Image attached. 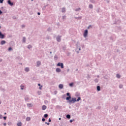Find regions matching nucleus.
Returning <instances> with one entry per match:
<instances>
[{
	"mask_svg": "<svg viewBox=\"0 0 126 126\" xmlns=\"http://www.w3.org/2000/svg\"><path fill=\"white\" fill-rule=\"evenodd\" d=\"M81 48H79V51H81Z\"/></svg>",
	"mask_w": 126,
	"mask_h": 126,
	"instance_id": "obj_61",
	"label": "nucleus"
},
{
	"mask_svg": "<svg viewBox=\"0 0 126 126\" xmlns=\"http://www.w3.org/2000/svg\"><path fill=\"white\" fill-rule=\"evenodd\" d=\"M3 118L4 120H6V116L3 117Z\"/></svg>",
	"mask_w": 126,
	"mask_h": 126,
	"instance_id": "obj_49",
	"label": "nucleus"
},
{
	"mask_svg": "<svg viewBox=\"0 0 126 126\" xmlns=\"http://www.w3.org/2000/svg\"><path fill=\"white\" fill-rule=\"evenodd\" d=\"M75 19H82V16H80V17H75Z\"/></svg>",
	"mask_w": 126,
	"mask_h": 126,
	"instance_id": "obj_22",
	"label": "nucleus"
},
{
	"mask_svg": "<svg viewBox=\"0 0 126 126\" xmlns=\"http://www.w3.org/2000/svg\"><path fill=\"white\" fill-rule=\"evenodd\" d=\"M62 18L63 19H65V16H63Z\"/></svg>",
	"mask_w": 126,
	"mask_h": 126,
	"instance_id": "obj_42",
	"label": "nucleus"
},
{
	"mask_svg": "<svg viewBox=\"0 0 126 126\" xmlns=\"http://www.w3.org/2000/svg\"><path fill=\"white\" fill-rule=\"evenodd\" d=\"M27 107H29V108H31V107H32V104L27 103Z\"/></svg>",
	"mask_w": 126,
	"mask_h": 126,
	"instance_id": "obj_16",
	"label": "nucleus"
},
{
	"mask_svg": "<svg viewBox=\"0 0 126 126\" xmlns=\"http://www.w3.org/2000/svg\"><path fill=\"white\" fill-rule=\"evenodd\" d=\"M57 66H60L62 68H63L64 66H63V63H58L57 64Z\"/></svg>",
	"mask_w": 126,
	"mask_h": 126,
	"instance_id": "obj_3",
	"label": "nucleus"
},
{
	"mask_svg": "<svg viewBox=\"0 0 126 126\" xmlns=\"http://www.w3.org/2000/svg\"><path fill=\"white\" fill-rule=\"evenodd\" d=\"M5 35L0 31V39H4Z\"/></svg>",
	"mask_w": 126,
	"mask_h": 126,
	"instance_id": "obj_6",
	"label": "nucleus"
},
{
	"mask_svg": "<svg viewBox=\"0 0 126 126\" xmlns=\"http://www.w3.org/2000/svg\"><path fill=\"white\" fill-rule=\"evenodd\" d=\"M22 28H25V26L24 25H22Z\"/></svg>",
	"mask_w": 126,
	"mask_h": 126,
	"instance_id": "obj_48",
	"label": "nucleus"
},
{
	"mask_svg": "<svg viewBox=\"0 0 126 126\" xmlns=\"http://www.w3.org/2000/svg\"><path fill=\"white\" fill-rule=\"evenodd\" d=\"M0 14H2V11H1V10H0Z\"/></svg>",
	"mask_w": 126,
	"mask_h": 126,
	"instance_id": "obj_50",
	"label": "nucleus"
},
{
	"mask_svg": "<svg viewBox=\"0 0 126 126\" xmlns=\"http://www.w3.org/2000/svg\"><path fill=\"white\" fill-rule=\"evenodd\" d=\"M123 85H119V88H120V89L123 88Z\"/></svg>",
	"mask_w": 126,
	"mask_h": 126,
	"instance_id": "obj_37",
	"label": "nucleus"
},
{
	"mask_svg": "<svg viewBox=\"0 0 126 126\" xmlns=\"http://www.w3.org/2000/svg\"><path fill=\"white\" fill-rule=\"evenodd\" d=\"M57 42H61L62 41V36L58 35L56 37Z\"/></svg>",
	"mask_w": 126,
	"mask_h": 126,
	"instance_id": "obj_5",
	"label": "nucleus"
},
{
	"mask_svg": "<svg viewBox=\"0 0 126 126\" xmlns=\"http://www.w3.org/2000/svg\"><path fill=\"white\" fill-rule=\"evenodd\" d=\"M78 70V69L77 68L76 70H75V71H77Z\"/></svg>",
	"mask_w": 126,
	"mask_h": 126,
	"instance_id": "obj_62",
	"label": "nucleus"
},
{
	"mask_svg": "<svg viewBox=\"0 0 126 126\" xmlns=\"http://www.w3.org/2000/svg\"><path fill=\"white\" fill-rule=\"evenodd\" d=\"M74 121V119L73 120H70L69 122L70 123H72V122Z\"/></svg>",
	"mask_w": 126,
	"mask_h": 126,
	"instance_id": "obj_40",
	"label": "nucleus"
},
{
	"mask_svg": "<svg viewBox=\"0 0 126 126\" xmlns=\"http://www.w3.org/2000/svg\"><path fill=\"white\" fill-rule=\"evenodd\" d=\"M69 72V69H67V72Z\"/></svg>",
	"mask_w": 126,
	"mask_h": 126,
	"instance_id": "obj_53",
	"label": "nucleus"
},
{
	"mask_svg": "<svg viewBox=\"0 0 126 126\" xmlns=\"http://www.w3.org/2000/svg\"><path fill=\"white\" fill-rule=\"evenodd\" d=\"M70 117H71L70 115H69V114H67L66 116V119H68V120H69V119H70Z\"/></svg>",
	"mask_w": 126,
	"mask_h": 126,
	"instance_id": "obj_18",
	"label": "nucleus"
},
{
	"mask_svg": "<svg viewBox=\"0 0 126 126\" xmlns=\"http://www.w3.org/2000/svg\"><path fill=\"white\" fill-rule=\"evenodd\" d=\"M3 126H6V123H3Z\"/></svg>",
	"mask_w": 126,
	"mask_h": 126,
	"instance_id": "obj_52",
	"label": "nucleus"
},
{
	"mask_svg": "<svg viewBox=\"0 0 126 126\" xmlns=\"http://www.w3.org/2000/svg\"><path fill=\"white\" fill-rule=\"evenodd\" d=\"M89 8H91V9L93 8V5H92V4H90L89 6Z\"/></svg>",
	"mask_w": 126,
	"mask_h": 126,
	"instance_id": "obj_25",
	"label": "nucleus"
},
{
	"mask_svg": "<svg viewBox=\"0 0 126 126\" xmlns=\"http://www.w3.org/2000/svg\"><path fill=\"white\" fill-rule=\"evenodd\" d=\"M48 114H44V118H48Z\"/></svg>",
	"mask_w": 126,
	"mask_h": 126,
	"instance_id": "obj_34",
	"label": "nucleus"
},
{
	"mask_svg": "<svg viewBox=\"0 0 126 126\" xmlns=\"http://www.w3.org/2000/svg\"><path fill=\"white\" fill-rule=\"evenodd\" d=\"M66 95L68 96V97H69V96H71L70 94L69 93H66Z\"/></svg>",
	"mask_w": 126,
	"mask_h": 126,
	"instance_id": "obj_35",
	"label": "nucleus"
},
{
	"mask_svg": "<svg viewBox=\"0 0 126 126\" xmlns=\"http://www.w3.org/2000/svg\"><path fill=\"white\" fill-rule=\"evenodd\" d=\"M59 121H61V120H62V118H59Z\"/></svg>",
	"mask_w": 126,
	"mask_h": 126,
	"instance_id": "obj_60",
	"label": "nucleus"
},
{
	"mask_svg": "<svg viewBox=\"0 0 126 126\" xmlns=\"http://www.w3.org/2000/svg\"><path fill=\"white\" fill-rule=\"evenodd\" d=\"M7 3H8V4H9V5H10V6H12V5H13V2H11V0H7Z\"/></svg>",
	"mask_w": 126,
	"mask_h": 126,
	"instance_id": "obj_7",
	"label": "nucleus"
},
{
	"mask_svg": "<svg viewBox=\"0 0 126 126\" xmlns=\"http://www.w3.org/2000/svg\"><path fill=\"white\" fill-rule=\"evenodd\" d=\"M52 51H51V52H50V54H52Z\"/></svg>",
	"mask_w": 126,
	"mask_h": 126,
	"instance_id": "obj_64",
	"label": "nucleus"
},
{
	"mask_svg": "<svg viewBox=\"0 0 126 126\" xmlns=\"http://www.w3.org/2000/svg\"><path fill=\"white\" fill-rule=\"evenodd\" d=\"M84 38H86L87 37V35H88V30H86L85 31H84Z\"/></svg>",
	"mask_w": 126,
	"mask_h": 126,
	"instance_id": "obj_4",
	"label": "nucleus"
},
{
	"mask_svg": "<svg viewBox=\"0 0 126 126\" xmlns=\"http://www.w3.org/2000/svg\"><path fill=\"white\" fill-rule=\"evenodd\" d=\"M54 59H56V60H57L58 59V56H57V55H55L54 56Z\"/></svg>",
	"mask_w": 126,
	"mask_h": 126,
	"instance_id": "obj_38",
	"label": "nucleus"
},
{
	"mask_svg": "<svg viewBox=\"0 0 126 126\" xmlns=\"http://www.w3.org/2000/svg\"><path fill=\"white\" fill-rule=\"evenodd\" d=\"M10 124H11V123H9H9H8V126H10Z\"/></svg>",
	"mask_w": 126,
	"mask_h": 126,
	"instance_id": "obj_55",
	"label": "nucleus"
},
{
	"mask_svg": "<svg viewBox=\"0 0 126 126\" xmlns=\"http://www.w3.org/2000/svg\"><path fill=\"white\" fill-rule=\"evenodd\" d=\"M26 37H23V43H26Z\"/></svg>",
	"mask_w": 126,
	"mask_h": 126,
	"instance_id": "obj_17",
	"label": "nucleus"
},
{
	"mask_svg": "<svg viewBox=\"0 0 126 126\" xmlns=\"http://www.w3.org/2000/svg\"><path fill=\"white\" fill-rule=\"evenodd\" d=\"M21 90H23L24 89V87L23 86H21Z\"/></svg>",
	"mask_w": 126,
	"mask_h": 126,
	"instance_id": "obj_36",
	"label": "nucleus"
},
{
	"mask_svg": "<svg viewBox=\"0 0 126 126\" xmlns=\"http://www.w3.org/2000/svg\"><path fill=\"white\" fill-rule=\"evenodd\" d=\"M56 107H57V108H60L61 107V106H60V105H57V106H56Z\"/></svg>",
	"mask_w": 126,
	"mask_h": 126,
	"instance_id": "obj_44",
	"label": "nucleus"
},
{
	"mask_svg": "<svg viewBox=\"0 0 126 126\" xmlns=\"http://www.w3.org/2000/svg\"><path fill=\"white\" fill-rule=\"evenodd\" d=\"M119 108L118 106H116L114 107V109L115 110V111H117V110H118V108Z\"/></svg>",
	"mask_w": 126,
	"mask_h": 126,
	"instance_id": "obj_33",
	"label": "nucleus"
},
{
	"mask_svg": "<svg viewBox=\"0 0 126 126\" xmlns=\"http://www.w3.org/2000/svg\"><path fill=\"white\" fill-rule=\"evenodd\" d=\"M36 63H37V65H36V66H40V65H41V62L40 61H37L36 62Z\"/></svg>",
	"mask_w": 126,
	"mask_h": 126,
	"instance_id": "obj_12",
	"label": "nucleus"
},
{
	"mask_svg": "<svg viewBox=\"0 0 126 126\" xmlns=\"http://www.w3.org/2000/svg\"><path fill=\"white\" fill-rule=\"evenodd\" d=\"M29 99H30V98H29V96H26L25 97V100L26 101V102H29Z\"/></svg>",
	"mask_w": 126,
	"mask_h": 126,
	"instance_id": "obj_9",
	"label": "nucleus"
},
{
	"mask_svg": "<svg viewBox=\"0 0 126 126\" xmlns=\"http://www.w3.org/2000/svg\"><path fill=\"white\" fill-rule=\"evenodd\" d=\"M48 122H49V123H51V122H52V120H51V118L49 119Z\"/></svg>",
	"mask_w": 126,
	"mask_h": 126,
	"instance_id": "obj_43",
	"label": "nucleus"
},
{
	"mask_svg": "<svg viewBox=\"0 0 126 126\" xmlns=\"http://www.w3.org/2000/svg\"><path fill=\"white\" fill-rule=\"evenodd\" d=\"M0 119H2V115L1 114H0Z\"/></svg>",
	"mask_w": 126,
	"mask_h": 126,
	"instance_id": "obj_47",
	"label": "nucleus"
},
{
	"mask_svg": "<svg viewBox=\"0 0 126 126\" xmlns=\"http://www.w3.org/2000/svg\"><path fill=\"white\" fill-rule=\"evenodd\" d=\"M116 77L117 78H121V75H120V74H116Z\"/></svg>",
	"mask_w": 126,
	"mask_h": 126,
	"instance_id": "obj_20",
	"label": "nucleus"
},
{
	"mask_svg": "<svg viewBox=\"0 0 126 126\" xmlns=\"http://www.w3.org/2000/svg\"><path fill=\"white\" fill-rule=\"evenodd\" d=\"M17 126H22V123L21 122H19L17 124Z\"/></svg>",
	"mask_w": 126,
	"mask_h": 126,
	"instance_id": "obj_13",
	"label": "nucleus"
},
{
	"mask_svg": "<svg viewBox=\"0 0 126 126\" xmlns=\"http://www.w3.org/2000/svg\"><path fill=\"white\" fill-rule=\"evenodd\" d=\"M62 11V12H63V13L65 12V8H63Z\"/></svg>",
	"mask_w": 126,
	"mask_h": 126,
	"instance_id": "obj_28",
	"label": "nucleus"
},
{
	"mask_svg": "<svg viewBox=\"0 0 126 126\" xmlns=\"http://www.w3.org/2000/svg\"><path fill=\"white\" fill-rule=\"evenodd\" d=\"M46 109H47V106H46V105H43V106H42V110L43 111H45V110H46Z\"/></svg>",
	"mask_w": 126,
	"mask_h": 126,
	"instance_id": "obj_11",
	"label": "nucleus"
},
{
	"mask_svg": "<svg viewBox=\"0 0 126 126\" xmlns=\"http://www.w3.org/2000/svg\"><path fill=\"white\" fill-rule=\"evenodd\" d=\"M94 82H95V83H98V82H99V79H94Z\"/></svg>",
	"mask_w": 126,
	"mask_h": 126,
	"instance_id": "obj_23",
	"label": "nucleus"
},
{
	"mask_svg": "<svg viewBox=\"0 0 126 126\" xmlns=\"http://www.w3.org/2000/svg\"><path fill=\"white\" fill-rule=\"evenodd\" d=\"M96 77H97V78H99V77H100V76L97 75V76H96Z\"/></svg>",
	"mask_w": 126,
	"mask_h": 126,
	"instance_id": "obj_57",
	"label": "nucleus"
},
{
	"mask_svg": "<svg viewBox=\"0 0 126 126\" xmlns=\"http://www.w3.org/2000/svg\"><path fill=\"white\" fill-rule=\"evenodd\" d=\"M75 11H80V10H81V8H78L75 9Z\"/></svg>",
	"mask_w": 126,
	"mask_h": 126,
	"instance_id": "obj_21",
	"label": "nucleus"
},
{
	"mask_svg": "<svg viewBox=\"0 0 126 126\" xmlns=\"http://www.w3.org/2000/svg\"><path fill=\"white\" fill-rule=\"evenodd\" d=\"M45 121H46V119H45V118H43L42 119V122H45Z\"/></svg>",
	"mask_w": 126,
	"mask_h": 126,
	"instance_id": "obj_41",
	"label": "nucleus"
},
{
	"mask_svg": "<svg viewBox=\"0 0 126 126\" xmlns=\"http://www.w3.org/2000/svg\"><path fill=\"white\" fill-rule=\"evenodd\" d=\"M8 51H9V52H10V51H12V48H11V47H9L8 49Z\"/></svg>",
	"mask_w": 126,
	"mask_h": 126,
	"instance_id": "obj_30",
	"label": "nucleus"
},
{
	"mask_svg": "<svg viewBox=\"0 0 126 126\" xmlns=\"http://www.w3.org/2000/svg\"><path fill=\"white\" fill-rule=\"evenodd\" d=\"M90 1L92 3H95V0H90Z\"/></svg>",
	"mask_w": 126,
	"mask_h": 126,
	"instance_id": "obj_32",
	"label": "nucleus"
},
{
	"mask_svg": "<svg viewBox=\"0 0 126 126\" xmlns=\"http://www.w3.org/2000/svg\"><path fill=\"white\" fill-rule=\"evenodd\" d=\"M56 72H58L59 73V72H61V71H62V70L60 68H57L56 69Z\"/></svg>",
	"mask_w": 126,
	"mask_h": 126,
	"instance_id": "obj_10",
	"label": "nucleus"
},
{
	"mask_svg": "<svg viewBox=\"0 0 126 126\" xmlns=\"http://www.w3.org/2000/svg\"><path fill=\"white\" fill-rule=\"evenodd\" d=\"M96 89L97 91H100L101 90V87H100V86H97L96 87Z\"/></svg>",
	"mask_w": 126,
	"mask_h": 126,
	"instance_id": "obj_15",
	"label": "nucleus"
},
{
	"mask_svg": "<svg viewBox=\"0 0 126 126\" xmlns=\"http://www.w3.org/2000/svg\"><path fill=\"white\" fill-rule=\"evenodd\" d=\"M77 54H79V51H77Z\"/></svg>",
	"mask_w": 126,
	"mask_h": 126,
	"instance_id": "obj_63",
	"label": "nucleus"
},
{
	"mask_svg": "<svg viewBox=\"0 0 126 126\" xmlns=\"http://www.w3.org/2000/svg\"><path fill=\"white\" fill-rule=\"evenodd\" d=\"M46 38L47 39V40H50V39H51V37H50V36L47 35Z\"/></svg>",
	"mask_w": 126,
	"mask_h": 126,
	"instance_id": "obj_29",
	"label": "nucleus"
},
{
	"mask_svg": "<svg viewBox=\"0 0 126 126\" xmlns=\"http://www.w3.org/2000/svg\"><path fill=\"white\" fill-rule=\"evenodd\" d=\"M37 14H38V15H41V13L38 12V13H37Z\"/></svg>",
	"mask_w": 126,
	"mask_h": 126,
	"instance_id": "obj_51",
	"label": "nucleus"
},
{
	"mask_svg": "<svg viewBox=\"0 0 126 126\" xmlns=\"http://www.w3.org/2000/svg\"><path fill=\"white\" fill-rule=\"evenodd\" d=\"M45 124L47 125L48 126H49L50 125L49 123H47V122H45Z\"/></svg>",
	"mask_w": 126,
	"mask_h": 126,
	"instance_id": "obj_46",
	"label": "nucleus"
},
{
	"mask_svg": "<svg viewBox=\"0 0 126 126\" xmlns=\"http://www.w3.org/2000/svg\"><path fill=\"white\" fill-rule=\"evenodd\" d=\"M32 48V45H29L28 46V49H29V50H30Z\"/></svg>",
	"mask_w": 126,
	"mask_h": 126,
	"instance_id": "obj_24",
	"label": "nucleus"
},
{
	"mask_svg": "<svg viewBox=\"0 0 126 126\" xmlns=\"http://www.w3.org/2000/svg\"><path fill=\"white\" fill-rule=\"evenodd\" d=\"M42 87H43V86H41L40 87H39L40 90H42Z\"/></svg>",
	"mask_w": 126,
	"mask_h": 126,
	"instance_id": "obj_45",
	"label": "nucleus"
},
{
	"mask_svg": "<svg viewBox=\"0 0 126 126\" xmlns=\"http://www.w3.org/2000/svg\"><path fill=\"white\" fill-rule=\"evenodd\" d=\"M54 93H55V94H57V91H55Z\"/></svg>",
	"mask_w": 126,
	"mask_h": 126,
	"instance_id": "obj_58",
	"label": "nucleus"
},
{
	"mask_svg": "<svg viewBox=\"0 0 126 126\" xmlns=\"http://www.w3.org/2000/svg\"><path fill=\"white\" fill-rule=\"evenodd\" d=\"M59 87L60 89H63V85L60 84L59 86Z\"/></svg>",
	"mask_w": 126,
	"mask_h": 126,
	"instance_id": "obj_14",
	"label": "nucleus"
},
{
	"mask_svg": "<svg viewBox=\"0 0 126 126\" xmlns=\"http://www.w3.org/2000/svg\"><path fill=\"white\" fill-rule=\"evenodd\" d=\"M124 110H125V112H126V107H125V108H124Z\"/></svg>",
	"mask_w": 126,
	"mask_h": 126,
	"instance_id": "obj_59",
	"label": "nucleus"
},
{
	"mask_svg": "<svg viewBox=\"0 0 126 126\" xmlns=\"http://www.w3.org/2000/svg\"><path fill=\"white\" fill-rule=\"evenodd\" d=\"M47 31H48V32H51V31H52V29L51 28H48Z\"/></svg>",
	"mask_w": 126,
	"mask_h": 126,
	"instance_id": "obj_26",
	"label": "nucleus"
},
{
	"mask_svg": "<svg viewBox=\"0 0 126 126\" xmlns=\"http://www.w3.org/2000/svg\"><path fill=\"white\" fill-rule=\"evenodd\" d=\"M71 96H69L66 97V100L67 101H68V103H69V104H72V102H70L69 101H71Z\"/></svg>",
	"mask_w": 126,
	"mask_h": 126,
	"instance_id": "obj_2",
	"label": "nucleus"
},
{
	"mask_svg": "<svg viewBox=\"0 0 126 126\" xmlns=\"http://www.w3.org/2000/svg\"><path fill=\"white\" fill-rule=\"evenodd\" d=\"M69 86H70L71 87H72V86H73V83H71L69 84Z\"/></svg>",
	"mask_w": 126,
	"mask_h": 126,
	"instance_id": "obj_31",
	"label": "nucleus"
},
{
	"mask_svg": "<svg viewBox=\"0 0 126 126\" xmlns=\"http://www.w3.org/2000/svg\"><path fill=\"white\" fill-rule=\"evenodd\" d=\"M81 100V97H78V98L76 99V98H72L71 100H70L69 102H72V104H74L75 102H79Z\"/></svg>",
	"mask_w": 126,
	"mask_h": 126,
	"instance_id": "obj_1",
	"label": "nucleus"
},
{
	"mask_svg": "<svg viewBox=\"0 0 126 126\" xmlns=\"http://www.w3.org/2000/svg\"><path fill=\"white\" fill-rule=\"evenodd\" d=\"M6 41H5V40H1L0 42V45H1L2 46L4 45V44H6Z\"/></svg>",
	"mask_w": 126,
	"mask_h": 126,
	"instance_id": "obj_8",
	"label": "nucleus"
},
{
	"mask_svg": "<svg viewBox=\"0 0 126 126\" xmlns=\"http://www.w3.org/2000/svg\"><path fill=\"white\" fill-rule=\"evenodd\" d=\"M38 86H40V87L41 86V84H38Z\"/></svg>",
	"mask_w": 126,
	"mask_h": 126,
	"instance_id": "obj_56",
	"label": "nucleus"
},
{
	"mask_svg": "<svg viewBox=\"0 0 126 126\" xmlns=\"http://www.w3.org/2000/svg\"><path fill=\"white\" fill-rule=\"evenodd\" d=\"M30 120H31V119L30 118V117H27L26 118V121H27V122H29V121H30Z\"/></svg>",
	"mask_w": 126,
	"mask_h": 126,
	"instance_id": "obj_27",
	"label": "nucleus"
},
{
	"mask_svg": "<svg viewBox=\"0 0 126 126\" xmlns=\"http://www.w3.org/2000/svg\"><path fill=\"white\" fill-rule=\"evenodd\" d=\"M3 0H0V3H3Z\"/></svg>",
	"mask_w": 126,
	"mask_h": 126,
	"instance_id": "obj_39",
	"label": "nucleus"
},
{
	"mask_svg": "<svg viewBox=\"0 0 126 126\" xmlns=\"http://www.w3.org/2000/svg\"><path fill=\"white\" fill-rule=\"evenodd\" d=\"M25 71H26L27 72H28V71H29V70H30L29 67H26V68H25Z\"/></svg>",
	"mask_w": 126,
	"mask_h": 126,
	"instance_id": "obj_19",
	"label": "nucleus"
},
{
	"mask_svg": "<svg viewBox=\"0 0 126 126\" xmlns=\"http://www.w3.org/2000/svg\"><path fill=\"white\" fill-rule=\"evenodd\" d=\"M2 62V59H0V62Z\"/></svg>",
	"mask_w": 126,
	"mask_h": 126,
	"instance_id": "obj_54",
	"label": "nucleus"
}]
</instances>
